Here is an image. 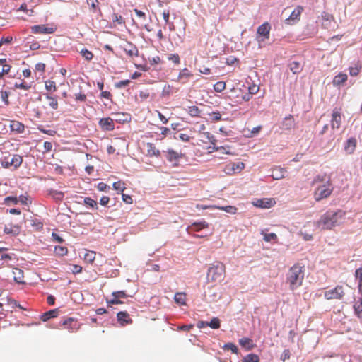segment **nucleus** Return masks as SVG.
Returning a JSON list of instances; mask_svg holds the SVG:
<instances>
[{
	"mask_svg": "<svg viewBox=\"0 0 362 362\" xmlns=\"http://www.w3.org/2000/svg\"><path fill=\"white\" fill-rule=\"evenodd\" d=\"M345 212L342 210L327 211L317 221V226L322 230H331L339 225L344 219Z\"/></svg>",
	"mask_w": 362,
	"mask_h": 362,
	"instance_id": "1",
	"label": "nucleus"
},
{
	"mask_svg": "<svg viewBox=\"0 0 362 362\" xmlns=\"http://www.w3.org/2000/svg\"><path fill=\"white\" fill-rule=\"evenodd\" d=\"M304 266L299 263L291 267L286 274V284L289 285L291 290L293 291L302 285L304 279Z\"/></svg>",
	"mask_w": 362,
	"mask_h": 362,
	"instance_id": "2",
	"label": "nucleus"
},
{
	"mask_svg": "<svg viewBox=\"0 0 362 362\" xmlns=\"http://www.w3.org/2000/svg\"><path fill=\"white\" fill-rule=\"evenodd\" d=\"M225 266L222 262H216L208 268L206 274L207 281L220 282L223 279Z\"/></svg>",
	"mask_w": 362,
	"mask_h": 362,
	"instance_id": "3",
	"label": "nucleus"
},
{
	"mask_svg": "<svg viewBox=\"0 0 362 362\" xmlns=\"http://www.w3.org/2000/svg\"><path fill=\"white\" fill-rule=\"evenodd\" d=\"M333 186L331 179L329 177L328 180L324 184L318 185L314 192V198L316 202L329 197L333 192Z\"/></svg>",
	"mask_w": 362,
	"mask_h": 362,
	"instance_id": "4",
	"label": "nucleus"
},
{
	"mask_svg": "<svg viewBox=\"0 0 362 362\" xmlns=\"http://www.w3.org/2000/svg\"><path fill=\"white\" fill-rule=\"evenodd\" d=\"M23 163V157L18 154H15L10 159L9 157H4L1 160V164L3 168H8L13 167L14 170L18 169Z\"/></svg>",
	"mask_w": 362,
	"mask_h": 362,
	"instance_id": "5",
	"label": "nucleus"
},
{
	"mask_svg": "<svg viewBox=\"0 0 362 362\" xmlns=\"http://www.w3.org/2000/svg\"><path fill=\"white\" fill-rule=\"evenodd\" d=\"M271 30V25L269 23L266 22L259 25L257 30V40L259 46L264 42L265 40L269 39Z\"/></svg>",
	"mask_w": 362,
	"mask_h": 362,
	"instance_id": "6",
	"label": "nucleus"
},
{
	"mask_svg": "<svg viewBox=\"0 0 362 362\" xmlns=\"http://www.w3.org/2000/svg\"><path fill=\"white\" fill-rule=\"evenodd\" d=\"M163 153L165 158L171 163L173 167H178L180 165V160L184 157L183 153H179L171 148L163 151Z\"/></svg>",
	"mask_w": 362,
	"mask_h": 362,
	"instance_id": "7",
	"label": "nucleus"
},
{
	"mask_svg": "<svg viewBox=\"0 0 362 362\" xmlns=\"http://www.w3.org/2000/svg\"><path fill=\"white\" fill-rule=\"evenodd\" d=\"M344 295V289L341 286H337L334 288L326 291L324 293L325 298L331 299H341Z\"/></svg>",
	"mask_w": 362,
	"mask_h": 362,
	"instance_id": "8",
	"label": "nucleus"
},
{
	"mask_svg": "<svg viewBox=\"0 0 362 362\" xmlns=\"http://www.w3.org/2000/svg\"><path fill=\"white\" fill-rule=\"evenodd\" d=\"M303 11V8L300 6H298L289 15V16L285 19V23L288 25H293L297 23L300 20V16Z\"/></svg>",
	"mask_w": 362,
	"mask_h": 362,
	"instance_id": "9",
	"label": "nucleus"
},
{
	"mask_svg": "<svg viewBox=\"0 0 362 362\" xmlns=\"http://www.w3.org/2000/svg\"><path fill=\"white\" fill-rule=\"evenodd\" d=\"M98 123L100 128L104 131H112L115 129L113 118H102Z\"/></svg>",
	"mask_w": 362,
	"mask_h": 362,
	"instance_id": "10",
	"label": "nucleus"
},
{
	"mask_svg": "<svg viewBox=\"0 0 362 362\" xmlns=\"http://www.w3.org/2000/svg\"><path fill=\"white\" fill-rule=\"evenodd\" d=\"M31 32L35 34H51L54 32V29L45 25H36L31 27Z\"/></svg>",
	"mask_w": 362,
	"mask_h": 362,
	"instance_id": "11",
	"label": "nucleus"
},
{
	"mask_svg": "<svg viewBox=\"0 0 362 362\" xmlns=\"http://www.w3.org/2000/svg\"><path fill=\"white\" fill-rule=\"evenodd\" d=\"M357 140L354 137L348 139L344 143V149L348 154H352L356 147Z\"/></svg>",
	"mask_w": 362,
	"mask_h": 362,
	"instance_id": "12",
	"label": "nucleus"
},
{
	"mask_svg": "<svg viewBox=\"0 0 362 362\" xmlns=\"http://www.w3.org/2000/svg\"><path fill=\"white\" fill-rule=\"evenodd\" d=\"M341 117L340 112L334 109L332 115L331 126L332 129H339L341 126Z\"/></svg>",
	"mask_w": 362,
	"mask_h": 362,
	"instance_id": "13",
	"label": "nucleus"
},
{
	"mask_svg": "<svg viewBox=\"0 0 362 362\" xmlns=\"http://www.w3.org/2000/svg\"><path fill=\"white\" fill-rule=\"evenodd\" d=\"M21 226L18 223L12 224L11 223L8 226H5L4 228V232L6 234L11 235L13 236H16L21 233Z\"/></svg>",
	"mask_w": 362,
	"mask_h": 362,
	"instance_id": "14",
	"label": "nucleus"
},
{
	"mask_svg": "<svg viewBox=\"0 0 362 362\" xmlns=\"http://www.w3.org/2000/svg\"><path fill=\"white\" fill-rule=\"evenodd\" d=\"M113 119L119 124H123L125 122H129L131 121L132 117L128 113L124 112H116L113 113Z\"/></svg>",
	"mask_w": 362,
	"mask_h": 362,
	"instance_id": "15",
	"label": "nucleus"
},
{
	"mask_svg": "<svg viewBox=\"0 0 362 362\" xmlns=\"http://www.w3.org/2000/svg\"><path fill=\"white\" fill-rule=\"evenodd\" d=\"M62 325L64 326L66 329L69 330L77 329L79 327V325L76 320L74 317H68L62 321Z\"/></svg>",
	"mask_w": 362,
	"mask_h": 362,
	"instance_id": "16",
	"label": "nucleus"
},
{
	"mask_svg": "<svg viewBox=\"0 0 362 362\" xmlns=\"http://www.w3.org/2000/svg\"><path fill=\"white\" fill-rule=\"evenodd\" d=\"M117 318L118 322L122 325L131 324L132 322V319L129 317V315L126 311H119L117 313Z\"/></svg>",
	"mask_w": 362,
	"mask_h": 362,
	"instance_id": "17",
	"label": "nucleus"
},
{
	"mask_svg": "<svg viewBox=\"0 0 362 362\" xmlns=\"http://www.w3.org/2000/svg\"><path fill=\"white\" fill-rule=\"evenodd\" d=\"M274 203L273 199L264 198L257 199L254 202V205L262 209H269L273 206Z\"/></svg>",
	"mask_w": 362,
	"mask_h": 362,
	"instance_id": "18",
	"label": "nucleus"
},
{
	"mask_svg": "<svg viewBox=\"0 0 362 362\" xmlns=\"http://www.w3.org/2000/svg\"><path fill=\"white\" fill-rule=\"evenodd\" d=\"M286 173V170L285 168H280V167H276L272 169V175L271 176L274 180H281L284 177H285V174Z\"/></svg>",
	"mask_w": 362,
	"mask_h": 362,
	"instance_id": "19",
	"label": "nucleus"
},
{
	"mask_svg": "<svg viewBox=\"0 0 362 362\" xmlns=\"http://www.w3.org/2000/svg\"><path fill=\"white\" fill-rule=\"evenodd\" d=\"M127 43L129 47L124 48L125 53L129 57L139 56V50L136 46L131 42Z\"/></svg>",
	"mask_w": 362,
	"mask_h": 362,
	"instance_id": "20",
	"label": "nucleus"
},
{
	"mask_svg": "<svg viewBox=\"0 0 362 362\" xmlns=\"http://www.w3.org/2000/svg\"><path fill=\"white\" fill-rule=\"evenodd\" d=\"M202 209H209V208H217L221 210H223L227 213L230 214H235L237 211V208L234 206H202Z\"/></svg>",
	"mask_w": 362,
	"mask_h": 362,
	"instance_id": "21",
	"label": "nucleus"
},
{
	"mask_svg": "<svg viewBox=\"0 0 362 362\" xmlns=\"http://www.w3.org/2000/svg\"><path fill=\"white\" fill-rule=\"evenodd\" d=\"M58 308L50 310L42 314L40 316V320L43 322H46L51 318L56 317L58 315Z\"/></svg>",
	"mask_w": 362,
	"mask_h": 362,
	"instance_id": "22",
	"label": "nucleus"
},
{
	"mask_svg": "<svg viewBox=\"0 0 362 362\" xmlns=\"http://www.w3.org/2000/svg\"><path fill=\"white\" fill-rule=\"evenodd\" d=\"M10 129L12 132L16 133H22L24 132L25 126L18 121L11 120L10 124Z\"/></svg>",
	"mask_w": 362,
	"mask_h": 362,
	"instance_id": "23",
	"label": "nucleus"
},
{
	"mask_svg": "<svg viewBox=\"0 0 362 362\" xmlns=\"http://www.w3.org/2000/svg\"><path fill=\"white\" fill-rule=\"evenodd\" d=\"M282 126L286 130H290L294 127V119L291 115H289L284 118L282 122Z\"/></svg>",
	"mask_w": 362,
	"mask_h": 362,
	"instance_id": "24",
	"label": "nucleus"
},
{
	"mask_svg": "<svg viewBox=\"0 0 362 362\" xmlns=\"http://www.w3.org/2000/svg\"><path fill=\"white\" fill-rule=\"evenodd\" d=\"M239 344L244 348H245L247 351L252 350L256 345L253 344L252 340L243 337L239 340Z\"/></svg>",
	"mask_w": 362,
	"mask_h": 362,
	"instance_id": "25",
	"label": "nucleus"
},
{
	"mask_svg": "<svg viewBox=\"0 0 362 362\" xmlns=\"http://www.w3.org/2000/svg\"><path fill=\"white\" fill-rule=\"evenodd\" d=\"M347 78L348 76L346 74L339 73L334 76L332 83L334 86H341L347 80Z\"/></svg>",
	"mask_w": 362,
	"mask_h": 362,
	"instance_id": "26",
	"label": "nucleus"
},
{
	"mask_svg": "<svg viewBox=\"0 0 362 362\" xmlns=\"http://www.w3.org/2000/svg\"><path fill=\"white\" fill-rule=\"evenodd\" d=\"M288 67L293 74H298L303 70V66L301 64L296 61L290 62Z\"/></svg>",
	"mask_w": 362,
	"mask_h": 362,
	"instance_id": "27",
	"label": "nucleus"
},
{
	"mask_svg": "<svg viewBox=\"0 0 362 362\" xmlns=\"http://www.w3.org/2000/svg\"><path fill=\"white\" fill-rule=\"evenodd\" d=\"M14 275V281L18 284H25L23 281V271L18 268H15L13 271Z\"/></svg>",
	"mask_w": 362,
	"mask_h": 362,
	"instance_id": "28",
	"label": "nucleus"
},
{
	"mask_svg": "<svg viewBox=\"0 0 362 362\" xmlns=\"http://www.w3.org/2000/svg\"><path fill=\"white\" fill-rule=\"evenodd\" d=\"M354 312L357 317L362 319V297L354 305Z\"/></svg>",
	"mask_w": 362,
	"mask_h": 362,
	"instance_id": "29",
	"label": "nucleus"
},
{
	"mask_svg": "<svg viewBox=\"0 0 362 362\" xmlns=\"http://www.w3.org/2000/svg\"><path fill=\"white\" fill-rule=\"evenodd\" d=\"M45 96L47 100H50L49 105L53 110H57L58 108L57 96H52V95L49 94H46Z\"/></svg>",
	"mask_w": 362,
	"mask_h": 362,
	"instance_id": "30",
	"label": "nucleus"
},
{
	"mask_svg": "<svg viewBox=\"0 0 362 362\" xmlns=\"http://www.w3.org/2000/svg\"><path fill=\"white\" fill-rule=\"evenodd\" d=\"M242 362H259V358L255 354H249L243 357Z\"/></svg>",
	"mask_w": 362,
	"mask_h": 362,
	"instance_id": "31",
	"label": "nucleus"
},
{
	"mask_svg": "<svg viewBox=\"0 0 362 362\" xmlns=\"http://www.w3.org/2000/svg\"><path fill=\"white\" fill-rule=\"evenodd\" d=\"M208 226H209V224L206 222H205V221L194 222L191 226L192 229H193V230H194L196 231H199L202 228H208Z\"/></svg>",
	"mask_w": 362,
	"mask_h": 362,
	"instance_id": "32",
	"label": "nucleus"
},
{
	"mask_svg": "<svg viewBox=\"0 0 362 362\" xmlns=\"http://www.w3.org/2000/svg\"><path fill=\"white\" fill-rule=\"evenodd\" d=\"M355 276L358 279V291L362 295V267L356 269Z\"/></svg>",
	"mask_w": 362,
	"mask_h": 362,
	"instance_id": "33",
	"label": "nucleus"
},
{
	"mask_svg": "<svg viewBox=\"0 0 362 362\" xmlns=\"http://www.w3.org/2000/svg\"><path fill=\"white\" fill-rule=\"evenodd\" d=\"M328 180V178H327V175L325 174L324 175H317L314 177L313 180V182H312V185H317V184H324L326 182V181Z\"/></svg>",
	"mask_w": 362,
	"mask_h": 362,
	"instance_id": "34",
	"label": "nucleus"
},
{
	"mask_svg": "<svg viewBox=\"0 0 362 362\" xmlns=\"http://www.w3.org/2000/svg\"><path fill=\"white\" fill-rule=\"evenodd\" d=\"M18 203L23 205L29 206L32 203L31 197L28 195H20L18 197Z\"/></svg>",
	"mask_w": 362,
	"mask_h": 362,
	"instance_id": "35",
	"label": "nucleus"
},
{
	"mask_svg": "<svg viewBox=\"0 0 362 362\" xmlns=\"http://www.w3.org/2000/svg\"><path fill=\"white\" fill-rule=\"evenodd\" d=\"M175 302L180 305L185 304V295L182 293H177L174 296Z\"/></svg>",
	"mask_w": 362,
	"mask_h": 362,
	"instance_id": "36",
	"label": "nucleus"
},
{
	"mask_svg": "<svg viewBox=\"0 0 362 362\" xmlns=\"http://www.w3.org/2000/svg\"><path fill=\"white\" fill-rule=\"evenodd\" d=\"M148 153L150 156H156L157 157L160 156V152L159 150L156 149L155 146L153 144H148Z\"/></svg>",
	"mask_w": 362,
	"mask_h": 362,
	"instance_id": "37",
	"label": "nucleus"
},
{
	"mask_svg": "<svg viewBox=\"0 0 362 362\" xmlns=\"http://www.w3.org/2000/svg\"><path fill=\"white\" fill-rule=\"evenodd\" d=\"M208 324L211 329H216L220 327L221 321L218 317H214L210 320V322H208Z\"/></svg>",
	"mask_w": 362,
	"mask_h": 362,
	"instance_id": "38",
	"label": "nucleus"
},
{
	"mask_svg": "<svg viewBox=\"0 0 362 362\" xmlns=\"http://www.w3.org/2000/svg\"><path fill=\"white\" fill-rule=\"evenodd\" d=\"M54 252L57 255L62 257L67 254L68 250L66 247L57 245L54 247Z\"/></svg>",
	"mask_w": 362,
	"mask_h": 362,
	"instance_id": "39",
	"label": "nucleus"
},
{
	"mask_svg": "<svg viewBox=\"0 0 362 362\" xmlns=\"http://www.w3.org/2000/svg\"><path fill=\"white\" fill-rule=\"evenodd\" d=\"M80 53L82 55V57L88 61H90L93 57V53L85 48L82 49Z\"/></svg>",
	"mask_w": 362,
	"mask_h": 362,
	"instance_id": "40",
	"label": "nucleus"
},
{
	"mask_svg": "<svg viewBox=\"0 0 362 362\" xmlns=\"http://www.w3.org/2000/svg\"><path fill=\"white\" fill-rule=\"evenodd\" d=\"M50 194L57 201H62L64 198V192L57 190H52Z\"/></svg>",
	"mask_w": 362,
	"mask_h": 362,
	"instance_id": "41",
	"label": "nucleus"
},
{
	"mask_svg": "<svg viewBox=\"0 0 362 362\" xmlns=\"http://www.w3.org/2000/svg\"><path fill=\"white\" fill-rule=\"evenodd\" d=\"M226 88V83L218 81L214 85V89L217 93H221Z\"/></svg>",
	"mask_w": 362,
	"mask_h": 362,
	"instance_id": "42",
	"label": "nucleus"
},
{
	"mask_svg": "<svg viewBox=\"0 0 362 362\" xmlns=\"http://www.w3.org/2000/svg\"><path fill=\"white\" fill-rule=\"evenodd\" d=\"M45 88L48 91H56L57 89L55 82L50 80L45 81Z\"/></svg>",
	"mask_w": 362,
	"mask_h": 362,
	"instance_id": "43",
	"label": "nucleus"
},
{
	"mask_svg": "<svg viewBox=\"0 0 362 362\" xmlns=\"http://www.w3.org/2000/svg\"><path fill=\"white\" fill-rule=\"evenodd\" d=\"M263 239L266 242H271V241H276L278 238H277V235L276 233H264Z\"/></svg>",
	"mask_w": 362,
	"mask_h": 362,
	"instance_id": "44",
	"label": "nucleus"
},
{
	"mask_svg": "<svg viewBox=\"0 0 362 362\" xmlns=\"http://www.w3.org/2000/svg\"><path fill=\"white\" fill-rule=\"evenodd\" d=\"M83 203L92 208L98 209L97 202L90 197H85L83 199Z\"/></svg>",
	"mask_w": 362,
	"mask_h": 362,
	"instance_id": "45",
	"label": "nucleus"
},
{
	"mask_svg": "<svg viewBox=\"0 0 362 362\" xmlns=\"http://www.w3.org/2000/svg\"><path fill=\"white\" fill-rule=\"evenodd\" d=\"M112 296L113 297L117 298L118 299H119L120 298H125L129 296H132L131 295L127 294L125 291H113L112 293Z\"/></svg>",
	"mask_w": 362,
	"mask_h": 362,
	"instance_id": "46",
	"label": "nucleus"
},
{
	"mask_svg": "<svg viewBox=\"0 0 362 362\" xmlns=\"http://www.w3.org/2000/svg\"><path fill=\"white\" fill-rule=\"evenodd\" d=\"M32 226L36 230H40L43 228V223L38 219H32L31 220Z\"/></svg>",
	"mask_w": 362,
	"mask_h": 362,
	"instance_id": "47",
	"label": "nucleus"
},
{
	"mask_svg": "<svg viewBox=\"0 0 362 362\" xmlns=\"http://www.w3.org/2000/svg\"><path fill=\"white\" fill-rule=\"evenodd\" d=\"M4 203L6 204H10L11 203H12L13 204H18V197H13V196L6 197L4 199Z\"/></svg>",
	"mask_w": 362,
	"mask_h": 362,
	"instance_id": "48",
	"label": "nucleus"
},
{
	"mask_svg": "<svg viewBox=\"0 0 362 362\" xmlns=\"http://www.w3.org/2000/svg\"><path fill=\"white\" fill-rule=\"evenodd\" d=\"M223 349L225 350H231V351L234 354H237L238 350V347L233 343H228L224 344Z\"/></svg>",
	"mask_w": 362,
	"mask_h": 362,
	"instance_id": "49",
	"label": "nucleus"
},
{
	"mask_svg": "<svg viewBox=\"0 0 362 362\" xmlns=\"http://www.w3.org/2000/svg\"><path fill=\"white\" fill-rule=\"evenodd\" d=\"M200 113L199 109L197 106L189 107V114L192 117H197Z\"/></svg>",
	"mask_w": 362,
	"mask_h": 362,
	"instance_id": "50",
	"label": "nucleus"
},
{
	"mask_svg": "<svg viewBox=\"0 0 362 362\" xmlns=\"http://www.w3.org/2000/svg\"><path fill=\"white\" fill-rule=\"evenodd\" d=\"M124 183L122 182L121 181L115 182L112 185L113 188L115 190L123 192L125 189V187L124 186Z\"/></svg>",
	"mask_w": 362,
	"mask_h": 362,
	"instance_id": "51",
	"label": "nucleus"
},
{
	"mask_svg": "<svg viewBox=\"0 0 362 362\" xmlns=\"http://www.w3.org/2000/svg\"><path fill=\"white\" fill-rule=\"evenodd\" d=\"M168 59L172 61L176 64H180V59L177 54H171L168 56Z\"/></svg>",
	"mask_w": 362,
	"mask_h": 362,
	"instance_id": "52",
	"label": "nucleus"
},
{
	"mask_svg": "<svg viewBox=\"0 0 362 362\" xmlns=\"http://www.w3.org/2000/svg\"><path fill=\"white\" fill-rule=\"evenodd\" d=\"M131 83V81L129 79L120 81L119 82L115 83V86L117 88H122L127 86H128Z\"/></svg>",
	"mask_w": 362,
	"mask_h": 362,
	"instance_id": "53",
	"label": "nucleus"
},
{
	"mask_svg": "<svg viewBox=\"0 0 362 362\" xmlns=\"http://www.w3.org/2000/svg\"><path fill=\"white\" fill-rule=\"evenodd\" d=\"M14 86L16 88H21V89H23V90H28V89H30L31 88V85L30 84H28V83H26L25 82H21L20 83H16Z\"/></svg>",
	"mask_w": 362,
	"mask_h": 362,
	"instance_id": "54",
	"label": "nucleus"
},
{
	"mask_svg": "<svg viewBox=\"0 0 362 362\" xmlns=\"http://www.w3.org/2000/svg\"><path fill=\"white\" fill-rule=\"evenodd\" d=\"M191 76H192V74L190 73V71L187 68H185L180 71L178 77L180 78H188Z\"/></svg>",
	"mask_w": 362,
	"mask_h": 362,
	"instance_id": "55",
	"label": "nucleus"
},
{
	"mask_svg": "<svg viewBox=\"0 0 362 362\" xmlns=\"http://www.w3.org/2000/svg\"><path fill=\"white\" fill-rule=\"evenodd\" d=\"M209 115L211 116V119L213 122H217L221 119V115L219 112H213L209 114Z\"/></svg>",
	"mask_w": 362,
	"mask_h": 362,
	"instance_id": "56",
	"label": "nucleus"
},
{
	"mask_svg": "<svg viewBox=\"0 0 362 362\" xmlns=\"http://www.w3.org/2000/svg\"><path fill=\"white\" fill-rule=\"evenodd\" d=\"M106 302H107L108 306L110 305H117V304L123 303V302L122 300H120L119 299H118L116 297H113L112 299H110V300L107 299Z\"/></svg>",
	"mask_w": 362,
	"mask_h": 362,
	"instance_id": "57",
	"label": "nucleus"
},
{
	"mask_svg": "<svg viewBox=\"0 0 362 362\" xmlns=\"http://www.w3.org/2000/svg\"><path fill=\"white\" fill-rule=\"evenodd\" d=\"M95 253L91 252L90 253H86L84 256V259L89 263H91L95 259Z\"/></svg>",
	"mask_w": 362,
	"mask_h": 362,
	"instance_id": "58",
	"label": "nucleus"
},
{
	"mask_svg": "<svg viewBox=\"0 0 362 362\" xmlns=\"http://www.w3.org/2000/svg\"><path fill=\"white\" fill-rule=\"evenodd\" d=\"M204 136L206 137V139H208L212 144H214L216 141L214 136L211 134V133L206 132H203Z\"/></svg>",
	"mask_w": 362,
	"mask_h": 362,
	"instance_id": "59",
	"label": "nucleus"
},
{
	"mask_svg": "<svg viewBox=\"0 0 362 362\" xmlns=\"http://www.w3.org/2000/svg\"><path fill=\"white\" fill-rule=\"evenodd\" d=\"M1 99L5 103V104L6 105H9V101H8V95H9V93L7 92V91H3L1 90Z\"/></svg>",
	"mask_w": 362,
	"mask_h": 362,
	"instance_id": "60",
	"label": "nucleus"
},
{
	"mask_svg": "<svg viewBox=\"0 0 362 362\" xmlns=\"http://www.w3.org/2000/svg\"><path fill=\"white\" fill-rule=\"evenodd\" d=\"M291 357V353L289 349H285L281 355V360L284 362L286 360L289 359Z\"/></svg>",
	"mask_w": 362,
	"mask_h": 362,
	"instance_id": "61",
	"label": "nucleus"
},
{
	"mask_svg": "<svg viewBox=\"0 0 362 362\" xmlns=\"http://www.w3.org/2000/svg\"><path fill=\"white\" fill-rule=\"evenodd\" d=\"M171 87L170 85H165L162 90V96H168L170 93Z\"/></svg>",
	"mask_w": 362,
	"mask_h": 362,
	"instance_id": "62",
	"label": "nucleus"
},
{
	"mask_svg": "<svg viewBox=\"0 0 362 362\" xmlns=\"http://www.w3.org/2000/svg\"><path fill=\"white\" fill-rule=\"evenodd\" d=\"M86 3L91 8L95 10L98 8L99 4L98 0H86Z\"/></svg>",
	"mask_w": 362,
	"mask_h": 362,
	"instance_id": "63",
	"label": "nucleus"
},
{
	"mask_svg": "<svg viewBox=\"0 0 362 362\" xmlns=\"http://www.w3.org/2000/svg\"><path fill=\"white\" fill-rule=\"evenodd\" d=\"M52 237L53 240L57 243H62L64 242V240L61 236H59L58 234H57L55 233H52Z\"/></svg>",
	"mask_w": 362,
	"mask_h": 362,
	"instance_id": "64",
	"label": "nucleus"
}]
</instances>
